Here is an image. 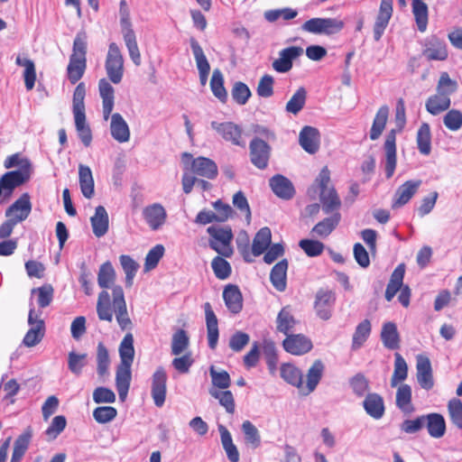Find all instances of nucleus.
Masks as SVG:
<instances>
[{
    "instance_id": "39448f33",
    "label": "nucleus",
    "mask_w": 462,
    "mask_h": 462,
    "mask_svg": "<svg viewBox=\"0 0 462 462\" xmlns=\"http://www.w3.org/2000/svg\"><path fill=\"white\" fill-rule=\"evenodd\" d=\"M207 232L210 236L208 245L211 249L224 257H230L233 254L231 242L234 236L230 226H210Z\"/></svg>"
},
{
    "instance_id": "37998d69",
    "label": "nucleus",
    "mask_w": 462,
    "mask_h": 462,
    "mask_svg": "<svg viewBox=\"0 0 462 462\" xmlns=\"http://www.w3.org/2000/svg\"><path fill=\"white\" fill-rule=\"evenodd\" d=\"M15 63L17 66L24 67L23 78L25 88L27 90H32L34 88L36 80V70L34 62L30 59L17 56Z\"/></svg>"
},
{
    "instance_id": "a18cd8bd",
    "label": "nucleus",
    "mask_w": 462,
    "mask_h": 462,
    "mask_svg": "<svg viewBox=\"0 0 462 462\" xmlns=\"http://www.w3.org/2000/svg\"><path fill=\"white\" fill-rule=\"evenodd\" d=\"M325 370V365L320 359H317L309 368L307 373L308 393H312L320 382Z\"/></svg>"
},
{
    "instance_id": "f03ea898",
    "label": "nucleus",
    "mask_w": 462,
    "mask_h": 462,
    "mask_svg": "<svg viewBox=\"0 0 462 462\" xmlns=\"http://www.w3.org/2000/svg\"><path fill=\"white\" fill-rule=\"evenodd\" d=\"M120 364L116 372V387L121 402H125L131 384V367L134 358V337L126 333L119 345Z\"/></svg>"
},
{
    "instance_id": "423d86ee",
    "label": "nucleus",
    "mask_w": 462,
    "mask_h": 462,
    "mask_svg": "<svg viewBox=\"0 0 462 462\" xmlns=\"http://www.w3.org/2000/svg\"><path fill=\"white\" fill-rule=\"evenodd\" d=\"M106 75L111 82L119 84L124 76V59L116 43L111 42L105 62Z\"/></svg>"
},
{
    "instance_id": "393cba45",
    "label": "nucleus",
    "mask_w": 462,
    "mask_h": 462,
    "mask_svg": "<svg viewBox=\"0 0 462 462\" xmlns=\"http://www.w3.org/2000/svg\"><path fill=\"white\" fill-rule=\"evenodd\" d=\"M204 310L206 317L208 346L210 349L214 350L217 347L219 337L218 321L209 302H206L204 304Z\"/></svg>"
},
{
    "instance_id": "0eeeda50",
    "label": "nucleus",
    "mask_w": 462,
    "mask_h": 462,
    "mask_svg": "<svg viewBox=\"0 0 462 462\" xmlns=\"http://www.w3.org/2000/svg\"><path fill=\"white\" fill-rule=\"evenodd\" d=\"M343 27L344 23L337 18L315 17L306 21L301 30L314 34L331 35L339 32Z\"/></svg>"
},
{
    "instance_id": "bb28decb",
    "label": "nucleus",
    "mask_w": 462,
    "mask_h": 462,
    "mask_svg": "<svg viewBox=\"0 0 462 462\" xmlns=\"http://www.w3.org/2000/svg\"><path fill=\"white\" fill-rule=\"evenodd\" d=\"M363 407L365 412L374 420H380L385 412L383 399L376 393H371L365 395L363 401Z\"/></svg>"
},
{
    "instance_id": "4468645a",
    "label": "nucleus",
    "mask_w": 462,
    "mask_h": 462,
    "mask_svg": "<svg viewBox=\"0 0 462 462\" xmlns=\"http://www.w3.org/2000/svg\"><path fill=\"white\" fill-rule=\"evenodd\" d=\"M416 378L420 386L430 391L434 386V378L430 360L424 355L416 356Z\"/></svg>"
},
{
    "instance_id": "0e129e2a",
    "label": "nucleus",
    "mask_w": 462,
    "mask_h": 462,
    "mask_svg": "<svg viewBox=\"0 0 462 462\" xmlns=\"http://www.w3.org/2000/svg\"><path fill=\"white\" fill-rule=\"evenodd\" d=\"M209 393L212 397L218 400L219 403L225 407L226 412L231 414L235 412V400L230 391H217L216 388H211L209 389Z\"/></svg>"
},
{
    "instance_id": "680f3d73",
    "label": "nucleus",
    "mask_w": 462,
    "mask_h": 462,
    "mask_svg": "<svg viewBox=\"0 0 462 462\" xmlns=\"http://www.w3.org/2000/svg\"><path fill=\"white\" fill-rule=\"evenodd\" d=\"M74 120L79 139L86 147H88L92 142V133L89 125L87 124L86 115L75 116Z\"/></svg>"
},
{
    "instance_id": "2f4dec72",
    "label": "nucleus",
    "mask_w": 462,
    "mask_h": 462,
    "mask_svg": "<svg viewBox=\"0 0 462 462\" xmlns=\"http://www.w3.org/2000/svg\"><path fill=\"white\" fill-rule=\"evenodd\" d=\"M340 220L341 214L339 212H335L334 214L317 223L311 229V233L313 236L327 237L336 229Z\"/></svg>"
},
{
    "instance_id": "338daca9",
    "label": "nucleus",
    "mask_w": 462,
    "mask_h": 462,
    "mask_svg": "<svg viewBox=\"0 0 462 462\" xmlns=\"http://www.w3.org/2000/svg\"><path fill=\"white\" fill-rule=\"evenodd\" d=\"M189 344V338L184 329H178L172 335L171 354L179 356L183 353Z\"/></svg>"
},
{
    "instance_id": "6e6552de",
    "label": "nucleus",
    "mask_w": 462,
    "mask_h": 462,
    "mask_svg": "<svg viewBox=\"0 0 462 462\" xmlns=\"http://www.w3.org/2000/svg\"><path fill=\"white\" fill-rule=\"evenodd\" d=\"M113 309L118 326L122 330H131L133 322L127 312L123 288L120 285L113 287Z\"/></svg>"
},
{
    "instance_id": "052dcab7",
    "label": "nucleus",
    "mask_w": 462,
    "mask_h": 462,
    "mask_svg": "<svg viewBox=\"0 0 462 462\" xmlns=\"http://www.w3.org/2000/svg\"><path fill=\"white\" fill-rule=\"evenodd\" d=\"M277 330L288 336L289 332L296 324V320L291 315L288 307L282 308L278 313L277 319Z\"/></svg>"
},
{
    "instance_id": "ea45409f",
    "label": "nucleus",
    "mask_w": 462,
    "mask_h": 462,
    "mask_svg": "<svg viewBox=\"0 0 462 462\" xmlns=\"http://www.w3.org/2000/svg\"><path fill=\"white\" fill-rule=\"evenodd\" d=\"M281 377L288 383L300 388L302 386V373L294 365L290 363L282 364L280 369Z\"/></svg>"
},
{
    "instance_id": "603ef678",
    "label": "nucleus",
    "mask_w": 462,
    "mask_h": 462,
    "mask_svg": "<svg viewBox=\"0 0 462 462\" xmlns=\"http://www.w3.org/2000/svg\"><path fill=\"white\" fill-rule=\"evenodd\" d=\"M307 99V91L303 87L299 88L287 102L285 110L287 113L298 115L304 107Z\"/></svg>"
},
{
    "instance_id": "79ce46f5",
    "label": "nucleus",
    "mask_w": 462,
    "mask_h": 462,
    "mask_svg": "<svg viewBox=\"0 0 462 462\" xmlns=\"http://www.w3.org/2000/svg\"><path fill=\"white\" fill-rule=\"evenodd\" d=\"M32 439V430L28 428L23 432L14 443V450L10 462H19L28 449Z\"/></svg>"
},
{
    "instance_id": "20e7f679",
    "label": "nucleus",
    "mask_w": 462,
    "mask_h": 462,
    "mask_svg": "<svg viewBox=\"0 0 462 462\" xmlns=\"http://www.w3.org/2000/svg\"><path fill=\"white\" fill-rule=\"evenodd\" d=\"M330 184V171L327 166L322 168L315 179L314 185L319 189V200L321 209L326 215L339 212L341 199L333 186Z\"/></svg>"
},
{
    "instance_id": "e433bc0d",
    "label": "nucleus",
    "mask_w": 462,
    "mask_h": 462,
    "mask_svg": "<svg viewBox=\"0 0 462 462\" xmlns=\"http://www.w3.org/2000/svg\"><path fill=\"white\" fill-rule=\"evenodd\" d=\"M272 233L269 227H262L254 236L252 245V253L254 256L263 254L271 244Z\"/></svg>"
},
{
    "instance_id": "a878e982",
    "label": "nucleus",
    "mask_w": 462,
    "mask_h": 462,
    "mask_svg": "<svg viewBox=\"0 0 462 462\" xmlns=\"http://www.w3.org/2000/svg\"><path fill=\"white\" fill-rule=\"evenodd\" d=\"M299 142L304 151L314 154L319 147V133L318 129L312 126H304L300 132Z\"/></svg>"
},
{
    "instance_id": "864d4df0",
    "label": "nucleus",
    "mask_w": 462,
    "mask_h": 462,
    "mask_svg": "<svg viewBox=\"0 0 462 462\" xmlns=\"http://www.w3.org/2000/svg\"><path fill=\"white\" fill-rule=\"evenodd\" d=\"M210 88L213 95L222 103L227 99V92L224 87V77L220 69H214L210 80Z\"/></svg>"
},
{
    "instance_id": "8fccbe9b",
    "label": "nucleus",
    "mask_w": 462,
    "mask_h": 462,
    "mask_svg": "<svg viewBox=\"0 0 462 462\" xmlns=\"http://www.w3.org/2000/svg\"><path fill=\"white\" fill-rule=\"evenodd\" d=\"M97 313L100 320L111 322L113 319V311L110 306V294L106 290H103L98 294Z\"/></svg>"
},
{
    "instance_id": "dca6fc26",
    "label": "nucleus",
    "mask_w": 462,
    "mask_h": 462,
    "mask_svg": "<svg viewBox=\"0 0 462 462\" xmlns=\"http://www.w3.org/2000/svg\"><path fill=\"white\" fill-rule=\"evenodd\" d=\"M282 346L291 355L301 356L310 352L313 345L311 340L302 334H289L283 340Z\"/></svg>"
},
{
    "instance_id": "c03bdc74",
    "label": "nucleus",
    "mask_w": 462,
    "mask_h": 462,
    "mask_svg": "<svg viewBox=\"0 0 462 462\" xmlns=\"http://www.w3.org/2000/svg\"><path fill=\"white\" fill-rule=\"evenodd\" d=\"M116 271L109 261L100 265L97 273V283L102 289H108L115 286Z\"/></svg>"
},
{
    "instance_id": "72a5a7b5",
    "label": "nucleus",
    "mask_w": 462,
    "mask_h": 462,
    "mask_svg": "<svg viewBox=\"0 0 462 462\" xmlns=\"http://www.w3.org/2000/svg\"><path fill=\"white\" fill-rule=\"evenodd\" d=\"M405 273V265L403 263L399 264L393 272L390 281L387 284L385 291V299L391 301L398 291L401 290L403 283V277Z\"/></svg>"
},
{
    "instance_id": "e2e57ef3",
    "label": "nucleus",
    "mask_w": 462,
    "mask_h": 462,
    "mask_svg": "<svg viewBox=\"0 0 462 462\" xmlns=\"http://www.w3.org/2000/svg\"><path fill=\"white\" fill-rule=\"evenodd\" d=\"M119 260L122 268L125 273V286L131 287L134 282V278L139 268V264L132 257L125 254L121 255Z\"/></svg>"
},
{
    "instance_id": "5fc2aeb1",
    "label": "nucleus",
    "mask_w": 462,
    "mask_h": 462,
    "mask_svg": "<svg viewBox=\"0 0 462 462\" xmlns=\"http://www.w3.org/2000/svg\"><path fill=\"white\" fill-rule=\"evenodd\" d=\"M394 357V371L391 378L392 387H395L408 376V365L405 359L399 353H395Z\"/></svg>"
},
{
    "instance_id": "4c0bfd02",
    "label": "nucleus",
    "mask_w": 462,
    "mask_h": 462,
    "mask_svg": "<svg viewBox=\"0 0 462 462\" xmlns=\"http://www.w3.org/2000/svg\"><path fill=\"white\" fill-rule=\"evenodd\" d=\"M396 406L404 413H411L414 411L411 404V387L409 384H401L396 392Z\"/></svg>"
},
{
    "instance_id": "c9c22d12",
    "label": "nucleus",
    "mask_w": 462,
    "mask_h": 462,
    "mask_svg": "<svg viewBox=\"0 0 462 462\" xmlns=\"http://www.w3.org/2000/svg\"><path fill=\"white\" fill-rule=\"evenodd\" d=\"M79 181L81 192L87 199H91L94 196V179L91 169L80 164L79 166Z\"/></svg>"
},
{
    "instance_id": "b1692460",
    "label": "nucleus",
    "mask_w": 462,
    "mask_h": 462,
    "mask_svg": "<svg viewBox=\"0 0 462 462\" xmlns=\"http://www.w3.org/2000/svg\"><path fill=\"white\" fill-rule=\"evenodd\" d=\"M420 184L421 180H407L402 185H401L395 192L394 199L392 205L393 208H401L408 203L416 193Z\"/></svg>"
},
{
    "instance_id": "4be33fe9",
    "label": "nucleus",
    "mask_w": 462,
    "mask_h": 462,
    "mask_svg": "<svg viewBox=\"0 0 462 462\" xmlns=\"http://www.w3.org/2000/svg\"><path fill=\"white\" fill-rule=\"evenodd\" d=\"M269 185L273 192L283 200H290L295 195L292 182L282 174H276L269 180Z\"/></svg>"
},
{
    "instance_id": "6e6d98bb",
    "label": "nucleus",
    "mask_w": 462,
    "mask_h": 462,
    "mask_svg": "<svg viewBox=\"0 0 462 462\" xmlns=\"http://www.w3.org/2000/svg\"><path fill=\"white\" fill-rule=\"evenodd\" d=\"M97 373L100 377L108 374L110 365V358L106 346L99 342L97 346Z\"/></svg>"
},
{
    "instance_id": "a211bd4d",
    "label": "nucleus",
    "mask_w": 462,
    "mask_h": 462,
    "mask_svg": "<svg viewBox=\"0 0 462 462\" xmlns=\"http://www.w3.org/2000/svg\"><path fill=\"white\" fill-rule=\"evenodd\" d=\"M303 54V49L299 46H291L279 52V58L273 62L275 71L285 73L291 69L293 60Z\"/></svg>"
},
{
    "instance_id": "5701e85b",
    "label": "nucleus",
    "mask_w": 462,
    "mask_h": 462,
    "mask_svg": "<svg viewBox=\"0 0 462 462\" xmlns=\"http://www.w3.org/2000/svg\"><path fill=\"white\" fill-rule=\"evenodd\" d=\"M422 55L428 60H445L448 58L447 44L438 37L432 36L427 41Z\"/></svg>"
},
{
    "instance_id": "09e8293b",
    "label": "nucleus",
    "mask_w": 462,
    "mask_h": 462,
    "mask_svg": "<svg viewBox=\"0 0 462 462\" xmlns=\"http://www.w3.org/2000/svg\"><path fill=\"white\" fill-rule=\"evenodd\" d=\"M45 335V323L44 320L38 321L36 326L30 327L26 332L23 344L27 347H32L38 345Z\"/></svg>"
},
{
    "instance_id": "473e14b6",
    "label": "nucleus",
    "mask_w": 462,
    "mask_h": 462,
    "mask_svg": "<svg viewBox=\"0 0 462 462\" xmlns=\"http://www.w3.org/2000/svg\"><path fill=\"white\" fill-rule=\"evenodd\" d=\"M381 340L383 346L390 350H396L400 347V335L395 323L389 321L383 325Z\"/></svg>"
},
{
    "instance_id": "1a4fd4ad",
    "label": "nucleus",
    "mask_w": 462,
    "mask_h": 462,
    "mask_svg": "<svg viewBox=\"0 0 462 462\" xmlns=\"http://www.w3.org/2000/svg\"><path fill=\"white\" fill-rule=\"evenodd\" d=\"M336 303V294L328 289H319L315 296L314 310L317 316L322 320H328L332 317Z\"/></svg>"
},
{
    "instance_id": "7ed1b4c3",
    "label": "nucleus",
    "mask_w": 462,
    "mask_h": 462,
    "mask_svg": "<svg viewBox=\"0 0 462 462\" xmlns=\"http://www.w3.org/2000/svg\"><path fill=\"white\" fill-rule=\"evenodd\" d=\"M87 34L79 32L74 39L72 53L67 67V77L71 84H76L84 75L87 69Z\"/></svg>"
},
{
    "instance_id": "9b49d317",
    "label": "nucleus",
    "mask_w": 462,
    "mask_h": 462,
    "mask_svg": "<svg viewBox=\"0 0 462 462\" xmlns=\"http://www.w3.org/2000/svg\"><path fill=\"white\" fill-rule=\"evenodd\" d=\"M210 125L225 141L240 147L245 146V142L242 138L243 130L239 125L233 122L218 123L217 121H212Z\"/></svg>"
},
{
    "instance_id": "a19ab883",
    "label": "nucleus",
    "mask_w": 462,
    "mask_h": 462,
    "mask_svg": "<svg viewBox=\"0 0 462 462\" xmlns=\"http://www.w3.org/2000/svg\"><path fill=\"white\" fill-rule=\"evenodd\" d=\"M389 116V107L387 106H382L373 121V125L370 130V139L374 141L377 140L382 133L383 132L387 119Z\"/></svg>"
},
{
    "instance_id": "4d7b16f0",
    "label": "nucleus",
    "mask_w": 462,
    "mask_h": 462,
    "mask_svg": "<svg viewBox=\"0 0 462 462\" xmlns=\"http://www.w3.org/2000/svg\"><path fill=\"white\" fill-rule=\"evenodd\" d=\"M245 442L252 448H256L261 444V436L257 428L250 421L245 420L242 424Z\"/></svg>"
},
{
    "instance_id": "de8ad7c7",
    "label": "nucleus",
    "mask_w": 462,
    "mask_h": 462,
    "mask_svg": "<svg viewBox=\"0 0 462 462\" xmlns=\"http://www.w3.org/2000/svg\"><path fill=\"white\" fill-rule=\"evenodd\" d=\"M371 329L369 319H364L356 326L352 338L351 348L353 350H357L364 345L371 334Z\"/></svg>"
},
{
    "instance_id": "f3484780",
    "label": "nucleus",
    "mask_w": 462,
    "mask_h": 462,
    "mask_svg": "<svg viewBox=\"0 0 462 462\" xmlns=\"http://www.w3.org/2000/svg\"><path fill=\"white\" fill-rule=\"evenodd\" d=\"M31 211L32 203L30 195L23 193L5 210V217L16 223H20L29 217Z\"/></svg>"
},
{
    "instance_id": "c85d7f7f",
    "label": "nucleus",
    "mask_w": 462,
    "mask_h": 462,
    "mask_svg": "<svg viewBox=\"0 0 462 462\" xmlns=\"http://www.w3.org/2000/svg\"><path fill=\"white\" fill-rule=\"evenodd\" d=\"M192 172L214 180L217 176V166L214 161L206 157H198L193 160L191 164Z\"/></svg>"
},
{
    "instance_id": "c756f323",
    "label": "nucleus",
    "mask_w": 462,
    "mask_h": 462,
    "mask_svg": "<svg viewBox=\"0 0 462 462\" xmlns=\"http://www.w3.org/2000/svg\"><path fill=\"white\" fill-rule=\"evenodd\" d=\"M93 233L97 237L104 236L109 227V218L106 208L103 206H97L95 214L90 218Z\"/></svg>"
},
{
    "instance_id": "aec40b11",
    "label": "nucleus",
    "mask_w": 462,
    "mask_h": 462,
    "mask_svg": "<svg viewBox=\"0 0 462 462\" xmlns=\"http://www.w3.org/2000/svg\"><path fill=\"white\" fill-rule=\"evenodd\" d=\"M396 133L395 129H392L386 135L383 149L385 152L384 169L387 179L393 177L396 168Z\"/></svg>"
},
{
    "instance_id": "58836bf2",
    "label": "nucleus",
    "mask_w": 462,
    "mask_h": 462,
    "mask_svg": "<svg viewBox=\"0 0 462 462\" xmlns=\"http://www.w3.org/2000/svg\"><path fill=\"white\" fill-rule=\"evenodd\" d=\"M451 105L450 97H446L439 93L430 96L426 101V110L433 115L438 116L448 110Z\"/></svg>"
},
{
    "instance_id": "13d9d810",
    "label": "nucleus",
    "mask_w": 462,
    "mask_h": 462,
    "mask_svg": "<svg viewBox=\"0 0 462 462\" xmlns=\"http://www.w3.org/2000/svg\"><path fill=\"white\" fill-rule=\"evenodd\" d=\"M88 354L71 351L68 355V368L75 375L81 374L83 368L88 365Z\"/></svg>"
},
{
    "instance_id": "f8f14e48",
    "label": "nucleus",
    "mask_w": 462,
    "mask_h": 462,
    "mask_svg": "<svg viewBox=\"0 0 462 462\" xmlns=\"http://www.w3.org/2000/svg\"><path fill=\"white\" fill-rule=\"evenodd\" d=\"M31 178L27 170L11 171L3 174L0 178V186L5 191V199H8L14 190L27 182Z\"/></svg>"
},
{
    "instance_id": "f257e3e1",
    "label": "nucleus",
    "mask_w": 462,
    "mask_h": 462,
    "mask_svg": "<svg viewBox=\"0 0 462 462\" xmlns=\"http://www.w3.org/2000/svg\"><path fill=\"white\" fill-rule=\"evenodd\" d=\"M98 92L102 98V112L104 120L111 116L110 133L118 143H125L130 139V129L119 113L112 114L115 105V88L106 79L98 81Z\"/></svg>"
},
{
    "instance_id": "3c124183",
    "label": "nucleus",
    "mask_w": 462,
    "mask_h": 462,
    "mask_svg": "<svg viewBox=\"0 0 462 462\" xmlns=\"http://www.w3.org/2000/svg\"><path fill=\"white\" fill-rule=\"evenodd\" d=\"M412 14L420 32H425L428 24V5L422 0H412Z\"/></svg>"
},
{
    "instance_id": "bf43d9fd",
    "label": "nucleus",
    "mask_w": 462,
    "mask_h": 462,
    "mask_svg": "<svg viewBox=\"0 0 462 462\" xmlns=\"http://www.w3.org/2000/svg\"><path fill=\"white\" fill-rule=\"evenodd\" d=\"M86 86L84 82L77 85L73 92L72 112L73 116L86 115L85 113Z\"/></svg>"
},
{
    "instance_id": "9d476101",
    "label": "nucleus",
    "mask_w": 462,
    "mask_h": 462,
    "mask_svg": "<svg viewBox=\"0 0 462 462\" xmlns=\"http://www.w3.org/2000/svg\"><path fill=\"white\" fill-rule=\"evenodd\" d=\"M249 150L251 162L260 170L265 169L271 155V146L261 138L254 137L250 142Z\"/></svg>"
},
{
    "instance_id": "7c9ffc66",
    "label": "nucleus",
    "mask_w": 462,
    "mask_h": 462,
    "mask_svg": "<svg viewBox=\"0 0 462 462\" xmlns=\"http://www.w3.org/2000/svg\"><path fill=\"white\" fill-rule=\"evenodd\" d=\"M288 261L282 259L271 270L270 281L278 291H284L287 286Z\"/></svg>"
},
{
    "instance_id": "ddd939ff",
    "label": "nucleus",
    "mask_w": 462,
    "mask_h": 462,
    "mask_svg": "<svg viewBox=\"0 0 462 462\" xmlns=\"http://www.w3.org/2000/svg\"><path fill=\"white\" fill-rule=\"evenodd\" d=\"M393 0H381L379 11L373 27L374 40L375 42L381 40L389 24L393 12Z\"/></svg>"
},
{
    "instance_id": "412c9836",
    "label": "nucleus",
    "mask_w": 462,
    "mask_h": 462,
    "mask_svg": "<svg viewBox=\"0 0 462 462\" xmlns=\"http://www.w3.org/2000/svg\"><path fill=\"white\" fill-rule=\"evenodd\" d=\"M142 214L146 224L153 231L159 230L166 222L167 213L160 203H153L145 207Z\"/></svg>"
},
{
    "instance_id": "49530a36",
    "label": "nucleus",
    "mask_w": 462,
    "mask_h": 462,
    "mask_svg": "<svg viewBox=\"0 0 462 462\" xmlns=\"http://www.w3.org/2000/svg\"><path fill=\"white\" fill-rule=\"evenodd\" d=\"M417 146L423 155H429L431 152V133L429 124L422 123L417 132Z\"/></svg>"
},
{
    "instance_id": "cd10ccee",
    "label": "nucleus",
    "mask_w": 462,
    "mask_h": 462,
    "mask_svg": "<svg viewBox=\"0 0 462 462\" xmlns=\"http://www.w3.org/2000/svg\"><path fill=\"white\" fill-rule=\"evenodd\" d=\"M223 299L226 308L233 314H237L242 310L243 297L237 285H226L223 291Z\"/></svg>"
},
{
    "instance_id": "2eb2a0df",
    "label": "nucleus",
    "mask_w": 462,
    "mask_h": 462,
    "mask_svg": "<svg viewBox=\"0 0 462 462\" xmlns=\"http://www.w3.org/2000/svg\"><path fill=\"white\" fill-rule=\"evenodd\" d=\"M167 374L163 367L160 366L152 377L151 394L156 407H162L166 398Z\"/></svg>"
},
{
    "instance_id": "69168bd1",
    "label": "nucleus",
    "mask_w": 462,
    "mask_h": 462,
    "mask_svg": "<svg viewBox=\"0 0 462 462\" xmlns=\"http://www.w3.org/2000/svg\"><path fill=\"white\" fill-rule=\"evenodd\" d=\"M231 96L236 104L243 106L248 102L252 92L245 83L236 81L234 83L231 89Z\"/></svg>"
},
{
    "instance_id": "f704fd0d",
    "label": "nucleus",
    "mask_w": 462,
    "mask_h": 462,
    "mask_svg": "<svg viewBox=\"0 0 462 462\" xmlns=\"http://www.w3.org/2000/svg\"><path fill=\"white\" fill-rule=\"evenodd\" d=\"M425 425L430 436L432 438L439 439L445 434L446 422L441 414L430 413L425 415Z\"/></svg>"
},
{
    "instance_id": "6ab92c4d",
    "label": "nucleus",
    "mask_w": 462,
    "mask_h": 462,
    "mask_svg": "<svg viewBox=\"0 0 462 462\" xmlns=\"http://www.w3.org/2000/svg\"><path fill=\"white\" fill-rule=\"evenodd\" d=\"M189 45L199 70V81L202 86H206L210 72V64L203 51L199 42L194 38H189Z\"/></svg>"
},
{
    "instance_id": "774afa93",
    "label": "nucleus",
    "mask_w": 462,
    "mask_h": 462,
    "mask_svg": "<svg viewBox=\"0 0 462 462\" xmlns=\"http://www.w3.org/2000/svg\"><path fill=\"white\" fill-rule=\"evenodd\" d=\"M211 267L216 277L219 280H226L231 274V265L222 255L216 256L211 263Z\"/></svg>"
}]
</instances>
